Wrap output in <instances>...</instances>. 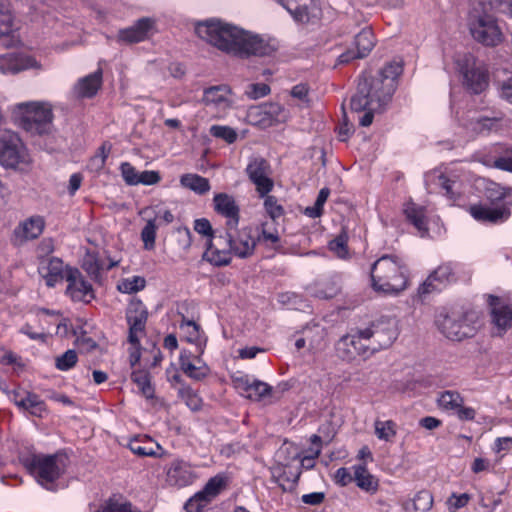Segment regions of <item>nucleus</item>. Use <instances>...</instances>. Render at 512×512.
<instances>
[{
    "mask_svg": "<svg viewBox=\"0 0 512 512\" xmlns=\"http://www.w3.org/2000/svg\"><path fill=\"white\" fill-rule=\"evenodd\" d=\"M131 378L145 398L152 399L154 397V388L151 385L150 377L147 372H133Z\"/></svg>",
    "mask_w": 512,
    "mask_h": 512,
    "instance_id": "nucleus-42",
    "label": "nucleus"
},
{
    "mask_svg": "<svg viewBox=\"0 0 512 512\" xmlns=\"http://www.w3.org/2000/svg\"><path fill=\"white\" fill-rule=\"evenodd\" d=\"M294 21L309 23L320 17L321 10L315 0H277Z\"/></svg>",
    "mask_w": 512,
    "mask_h": 512,
    "instance_id": "nucleus-18",
    "label": "nucleus"
},
{
    "mask_svg": "<svg viewBox=\"0 0 512 512\" xmlns=\"http://www.w3.org/2000/svg\"><path fill=\"white\" fill-rule=\"evenodd\" d=\"M402 73V65L391 62L385 65L374 77L360 78L357 90L350 99L352 111L364 112L359 124L368 127L374 113L381 111L392 99L397 87V78Z\"/></svg>",
    "mask_w": 512,
    "mask_h": 512,
    "instance_id": "nucleus-1",
    "label": "nucleus"
},
{
    "mask_svg": "<svg viewBox=\"0 0 512 512\" xmlns=\"http://www.w3.org/2000/svg\"><path fill=\"white\" fill-rule=\"evenodd\" d=\"M178 394L191 410L197 411L201 408L202 399L190 386L182 385L178 390Z\"/></svg>",
    "mask_w": 512,
    "mask_h": 512,
    "instance_id": "nucleus-44",
    "label": "nucleus"
},
{
    "mask_svg": "<svg viewBox=\"0 0 512 512\" xmlns=\"http://www.w3.org/2000/svg\"><path fill=\"white\" fill-rule=\"evenodd\" d=\"M180 330L185 334L188 342L194 343L199 340V326L191 320H183L180 324Z\"/></svg>",
    "mask_w": 512,
    "mask_h": 512,
    "instance_id": "nucleus-53",
    "label": "nucleus"
},
{
    "mask_svg": "<svg viewBox=\"0 0 512 512\" xmlns=\"http://www.w3.org/2000/svg\"><path fill=\"white\" fill-rule=\"evenodd\" d=\"M194 230L198 234L208 237L207 247L209 246V241L213 240V238L220 232L217 231V233L214 234L211 223L206 218L196 219L194 221Z\"/></svg>",
    "mask_w": 512,
    "mask_h": 512,
    "instance_id": "nucleus-55",
    "label": "nucleus"
},
{
    "mask_svg": "<svg viewBox=\"0 0 512 512\" xmlns=\"http://www.w3.org/2000/svg\"><path fill=\"white\" fill-rule=\"evenodd\" d=\"M363 332L373 355L390 347L398 336L396 322L393 319L373 322L369 327L363 329Z\"/></svg>",
    "mask_w": 512,
    "mask_h": 512,
    "instance_id": "nucleus-11",
    "label": "nucleus"
},
{
    "mask_svg": "<svg viewBox=\"0 0 512 512\" xmlns=\"http://www.w3.org/2000/svg\"><path fill=\"white\" fill-rule=\"evenodd\" d=\"M404 213L407 219L415 226L420 232L421 236H424L428 232L426 211L423 206L415 203H407L404 208Z\"/></svg>",
    "mask_w": 512,
    "mask_h": 512,
    "instance_id": "nucleus-36",
    "label": "nucleus"
},
{
    "mask_svg": "<svg viewBox=\"0 0 512 512\" xmlns=\"http://www.w3.org/2000/svg\"><path fill=\"white\" fill-rule=\"evenodd\" d=\"M161 180V177L157 171H149L145 170L139 172V176L136 181V185H154L157 184Z\"/></svg>",
    "mask_w": 512,
    "mask_h": 512,
    "instance_id": "nucleus-62",
    "label": "nucleus"
},
{
    "mask_svg": "<svg viewBox=\"0 0 512 512\" xmlns=\"http://www.w3.org/2000/svg\"><path fill=\"white\" fill-rule=\"evenodd\" d=\"M129 324L128 340L132 345L139 344V335L144 333L148 312L141 301L132 302L126 313Z\"/></svg>",
    "mask_w": 512,
    "mask_h": 512,
    "instance_id": "nucleus-20",
    "label": "nucleus"
},
{
    "mask_svg": "<svg viewBox=\"0 0 512 512\" xmlns=\"http://www.w3.org/2000/svg\"><path fill=\"white\" fill-rule=\"evenodd\" d=\"M457 66L464 79V85L474 94L482 93L488 86L487 71L477 66L476 60L471 54L458 56Z\"/></svg>",
    "mask_w": 512,
    "mask_h": 512,
    "instance_id": "nucleus-12",
    "label": "nucleus"
},
{
    "mask_svg": "<svg viewBox=\"0 0 512 512\" xmlns=\"http://www.w3.org/2000/svg\"><path fill=\"white\" fill-rule=\"evenodd\" d=\"M264 198V209L268 216L273 220H277L278 218L284 215V208L279 203L278 199L275 196L267 194Z\"/></svg>",
    "mask_w": 512,
    "mask_h": 512,
    "instance_id": "nucleus-46",
    "label": "nucleus"
},
{
    "mask_svg": "<svg viewBox=\"0 0 512 512\" xmlns=\"http://www.w3.org/2000/svg\"><path fill=\"white\" fill-rule=\"evenodd\" d=\"M13 117L18 125L31 134H48L53 127L52 105L46 101H28L13 107Z\"/></svg>",
    "mask_w": 512,
    "mask_h": 512,
    "instance_id": "nucleus-5",
    "label": "nucleus"
},
{
    "mask_svg": "<svg viewBox=\"0 0 512 512\" xmlns=\"http://www.w3.org/2000/svg\"><path fill=\"white\" fill-rule=\"evenodd\" d=\"M509 189L510 187H505L495 182L487 183L484 194L490 202L489 206L501 205L500 202L508 197Z\"/></svg>",
    "mask_w": 512,
    "mask_h": 512,
    "instance_id": "nucleus-38",
    "label": "nucleus"
},
{
    "mask_svg": "<svg viewBox=\"0 0 512 512\" xmlns=\"http://www.w3.org/2000/svg\"><path fill=\"white\" fill-rule=\"evenodd\" d=\"M371 287L383 295H398L407 288V267L396 255H383L370 270Z\"/></svg>",
    "mask_w": 512,
    "mask_h": 512,
    "instance_id": "nucleus-4",
    "label": "nucleus"
},
{
    "mask_svg": "<svg viewBox=\"0 0 512 512\" xmlns=\"http://www.w3.org/2000/svg\"><path fill=\"white\" fill-rule=\"evenodd\" d=\"M225 486V480L222 476L217 475L211 478L204 488L198 492V496H203L208 502L214 499Z\"/></svg>",
    "mask_w": 512,
    "mask_h": 512,
    "instance_id": "nucleus-41",
    "label": "nucleus"
},
{
    "mask_svg": "<svg viewBox=\"0 0 512 512\" xmlns=\"http://www.w3.org/2000/svg\"><path fill=\"white\" fill-rule=\"evenodd\" d=\"M336 352L339 358L352 362L358 358L367 360L373 356L363 329H357L351 334L342 336L336 343Z\"/></svg>",
    "mask_w": 512,
    "mask_h": 512,
    "instance_id": "nucleus-9",
    "label": "nucleus"
},
{
    "mask_svg": "<svg viewBox=\"0 0 512 512\" xmlns=\"http://www.w3.org/2000/svg\"><path fill=\"white\" fill-rule=\"evenodd\" d=\"M271 392L272 387L270 385L256 379L246 398L252 401H262L266 397L270 396Z\"/></svg>",
    "mask_w": 512,
    "mask_h": 512,
    "instance_id": "nucleus-47",
    "label": "nucleus"
},
{
    "mask_svg": "<svg viewBox=\"0 0 512 512\" xmlns=\"http://www.w3.org/2000/svg\"><path fill=\"white\" fill-rule=\"evenodd\" d=\"M352 469L354 471V482L358 488L370 494H375L378 491L379 481L368 471L366 465H354Z\"/></svg>",
    "mask_w": 512,
    "mask_h": 512,
    "instance_id": "nucleus-35",
    "label": "nucleus"
},
{
    "mask_svg": "<svg viewBox=\"0 0 512 512\" xmlns=\"http://www.w3.org/2000/svg\"><path fill=\"white\" fill-rule=\"evenodd\" d=\"M247 118L250 124L267 128L286 122L289 118V111L279 103H264L250 107Z\"/></svg>",
    "mask_w": 512,
    "mask_h": 512,
    "instance_id": "nucleus-13",
    "label": "nucleus"
},
{
    "mask_svg": "<svg viewBox=\"0 0 512 512\" xmlns=\"http://www.w3.org/2000/svg\"><path fill=\"white\" fill-rule=\"evenodd\" d=\"M110 149H111V146H106V144L104 143L100 148H99V153L96 154L92 159H91V165L96 169V170H100L102 169L104 166H105V163H106V159L110 153Z\"/></svg>",
    "mask_w": 512,
    "mask_h": 512,
    "instance_id": "nucleus-63",
    "label": "nucleus"
},
{
    "mask_svg": "<svg viewBox=\"0 0 512 512\" xmlns=\"http://www.w3.org/2000/svg\"><path fill=\"white\" fill-rule=\"evenodd\" d=\"M77 361L76 351L69 349L55 358V367L60 371H68L76 365Z\"/></svg>",
    "mask_w": 512,
    "mask_h": 512,
    "instance_id": "nucleus-48",
    "label": "nucleus"
},
{
    "mask_svg": "<svg viewBox=\"0 0 512 512\" xmlns=\"http://www.w3.org/2000/svg\"><path fill=\"white\" fill-rule=\"evenodd\" d=\"M330 195V190L326 187L322 188L317 196V199L313 206L306 207L305 215L310 218H318L323 213V206Z\"/></svg>",
    "mask_w": 512,
    "mask_h": 512,
    "instance_id": "nucleus-45",
    "label": "nucleus"
},
{
    "mask_svg": "<svg viewBox=\"0 0 512 512\" xmlns=\"http://www.w3.org/2000/svg\"><path fill=\"white\" fill-rule=\"evenodd\" d=\"M70 267H65L63 261L58 257L42 259L38 271L45 280L48 287H54L65 279V273Z\"/></svg>",
    "mask_w": 512,
    "mask_h": 512,
    "instance_id": "nucleus-27",
    "label": "nucleus"
},
{
    "mask_svg": "<svg viewBox=\"0 0 512 512\" xmlns=\"http://www.w3.org/2000/svg\"><path fill=\"white\" fill-rule=\"evenodd\" d=\"M202 102L220 110H227L233 105L232 90L227 85L212 86L204 90Z\"/></svg>",
    "mask_w": 512,
    "mask_h": 512,
    "instance_id": "nucleus-30",
    "label": "nucleus"
},
{
    "mask_svg": "<svg viewBox=\"0 0 512 512\" xmlns=\"http://www.w3.org/2000/svg\"><path fill=\"white\" fill-rule=\"evenodd\" d=\"M270 87L265 83H254L247 86L245 94L250 99H259L270 93Z\"/></svg>",
    "mask_w": 512,
    "mask_h": 512,
    "instance_id": "nucleus-56",
    "label": "nucleus"
},
{
    "mask_svg": "<svg viewBox=\"0 0 512 512\" xmlns=\"http://www.w3.org/2000/svg\"><path fill=\"white\" fill-rule=\"evenodd\" d=\"M69 459L65 454H36L26 459L25 466L35 477L37 483L48 490L54 489V483L65 473Z\"/></svg>",
    "mask_w": 512,
    "mask_h": 512,
    "instance_id": "nucleus-6",
    "label": "nucleus"
},
{
    "mask_svg": "<svg viewBox=\"0 0 512 512\" xmlns=\"http://www.w3.org/2000/svg\"><path fill=\"white\" fill-rule=\"evenodd\" d=\"M156 230L157 224L155 223V219H148L146 225L141 231V239L144 242V247L146 249L153 248L155 244Z\"/></svg>",
    "mask_w": 512,
    "mask_h": 512,
    "instance_id": "nucleus-52",
    "label": "nucleus"
},
{
    "mask_svg": "<svg viewBox=\"0 0 512 512\" xmlns=\"http://www.w3.org/2000/svg\"><path fill=\"white\" fill-rule=\"evenodd\" d=\"M65 280L68 285L66 294L73 301L89 303L94 299V290L92 285L84 279V276L77 268H69L65 273Z\"/></svg>",
    "mask_w": 512,
    "mask_h": 512,
    "instance_id": "nucleus-17",
    "label": "nucleus"
},
{
    "mask_svg": "<svg viewBox=\"0 0 512 512\" xmlns=\"http://www.w3.org/2000/svg\"><path fill=\"white\" fill-rule=\"evenodd\" d=\"M179 247L187 251L192 244V233L187 227H179L174 232Z\"/></svg>",
    "mask_w": 512,
    "mask_h": 512,
    "instance_id": "nucleus-57",
    "label": "nucleus"
},
{
    "mask_svg": "<svg viewBox=\"0 0 512 512\" xmlns=\"http://www.w3.org/2000/svg\"><path fill=\"white\" fill-rule=\"evenodd\" d=\"M196 33L219 50L235 56H266L274 51V47L260 36L217 19L200 23Z\"/></svg>",
    "mask_w": 512,
    "mask_h": 512,
    "instance_id": "nucleus-2",
    "label": "nucleus"
},
{
    "mask_svg": "<svg viewBox=\"0 0 512 512\" xmlns=\"http://www.w3.org/2000/svg\"><path fill=\"white\" fill-rule=\"evenodd\" d=\"M434 177L436 180V185L444 190L445 195L449 199H455V192L453 190L455 182L448 179L443 173L435 174Z\"/></svg>",
    "mask_w": 512,
    "mask_h": 512,
    "instance_id": "nucleus-60",
    "label": "nucleus"
},
{
    "mask_svg": "<svg viewBox=\"0 0 512 512\" xmlns=\"http://www.w3.org/2000/svg\"><path fill=\"white\" fill-rule=\"evenodd\" d=\"M245 171L249 180L255 185L259 197H264L273 190V171L266 159L262 157L251 158Z\"/></svg>",
    "mask_w": 512,
    "mask_h": 512,
    "instance_id": "nucleus-14",
    "label": "nucleus"
},
{
    "mask_svg": "<svg viewBox=\"0 0 512 512\" xmlns=\"http://www.w3.org/2000/svg\"><path fill=\"white\" fill-rule=\"evenodd\" d=\"M128 448L136 455L145 457H162V447L148 436H137L130 440Z\"/></svg>",
    "mask_w": 512,
    "mask_h": 512,
    "instance_id": "nucleus-33",
    "label": "nucleus"
},
{
    "mask_svg": "<svg viewBox=\"0 0 512 512\" xmlns=\"http://www.w3.org/2000/svg\"><path fill=\"white\" fill-rule=\"evenodd\" d=\"M436 324L440 332L453 341H461L464 338L471 337L476 331L473 314L471 313L451 312L450 314H440L437 317Z\"/></svg>",
    "mask_w": 512,
    "mask_h": 512,
    "instance_id": "nucleus-8",
    "label": "nucleus"
},
{
    "mask_svg": "<svg viewBox=\"0 0 512 512\" xmlns=\"http://www.w3.org/2000/svg\"><path fill=\"white\" fill-rule=\"evenodd\" d=\"M490 10L485 5L484 9L473 7L469 13L468 26L477 42L486 46H496L502 41V32Z\"/></svg>",
    "mask_w": 512,
    "mask_h": 512,
    "instance_id": "nucleus-7",
    "label": "nucleus"
},
{
    "mask_svg": "<svg viewBox=\"0 0 512 512\" xmlns=\"http://www.w3.org/2000/svg\"><path fill=\"white\" fill-rule=\"evenodd\" d=\"M354 49L342 53L338 57V62L341 64L349 63L353 59L366 57L373 47L375 46V37L371 28L362 29L354 39Z\"/></svg>",
    "mask_w": 512,
    "mask_h": 512,
    "instance_id": "nucleus-22",
    "label": "nucleus"
},
{
    "mask_svg": "<svg viewBox=\"0 0 512 512\" xmlns=\"http://www.w3.org/2000/svg\"><path fill=\"white\" fill-rule=\"evenodd\" d=\"M195 479L196 474L191 465L184 460L177 459L171 462L166 473L167 483L179 488L191 485Z\"/></svg>",
    "mask_w": 512,
    "mask_h": 512,
    "instance_id": "nucleus-26",
    "label": "nucleus"
},
{
    "mask_svg": "<svg viewBox=\"0 0 512 512\" xmlns=\"http://www.w3.org/2000/svg\"><path fill=\"white\" fill-rule=\"evenodd\" d=\"M181 370L191 379L201 381L210 373V368L200 356H194L189 351H182L179 357Z\"/></svg>",
    "mask_w": 512,
    "mask_h": 512,
    "instance_id": "nucleus-28",
    "label": "nucleus"
},
{
    "mask_svg": "<svg viewBox=\"0 0 512 512\" xmlns=\"http://www.w3.org/2000/svg\"><path fill=\"white\" fill-rule=\"evenodd\" d=\"M214 210L224 216L226 228L234 230L239 223L240 209L233 196L227 193H218L213 198Z\"/></svg>",
    "mask_w": 512,
    "mask_h": 512,
    "instance_id": "nucleus-24",
    "label": "nucleus"
},
{
    "mask_svg": "<svg viewBox=\"0 0 512 512\" xmlns=\"http://www.w3.org/2000/svg\"><path fill=\"white\" fill-rule=\"evenodd\" d=\"M208 500L203 498V496H198V492L191 497L186 503H185V510L187 512H201L202 509L208 504Z\"/></svg>",
    "mask_w": 512,
    "mask_h": 512,
    "instance_id": "nucleus-61",
    "label": "nucleus"
},
{
    "mask_svg": "<svg viewBox=\"0 0 512 512\" xmlns=\"http://www.w3.org/2000/svg\"><path fill=\"white\" fill-rule=\"evenodd\" d=\"M121 175L127 185L136 186L139 172L129 162H123L120 165Z\"/></svg>",
    "mask_w": 512,
    "mask_h": 512,
    "instance_id": "nucleus-58",
    "label": "nucleus"
},
{
    "mask_svg": "<svg viewBox=\"0 0 512 512\" xmlns=\"http://www.w3.org/2000/svg\"><path fill=\"white\" fill-rule=\"evenodd\" d=\"M334 481L339 486H347L354 481V473L351 474L347 468L341 467L336 470L334 474Z\"/></svg>",
    "mask_w": 512,
    "mask_h": 512,
    "instance_id": "nucleus-64",
    "label": "nucleus"
},
{
    "mask_svg": "<svg viewBox=\"0 0 512 512\" xmlns=\"http://www.w3.org/2000/svg\"><path fill=\"white\" fill-rule=\"evenodd\" d=\"M455 281L454 269L450 263L440 265L419 287L418 293L422 295L429 294L435 290H440L448 283Z\"/></svg>",
    "mask_w": 512,
    "mask_h": 512,
    "instance_id": "nucleus-25",
    "label": "nucleus"
},
{
    "mask_svg": "<svg viewBox=\"0 0 512 512\" xmlns=\"http://www.w3.org/2000/svg\"><path fill=\"white\" fill-rule=\"evenodd\" d=\"M339 292V287L335 282H329L324 284L322 287H318L313 295L320 299H331L335 297Z\"/></svg>",
    "mask_w": 512,
    "mask_h": 512,
    "instance_id": "nucleus-59",
    "label": "nucleus"
},
{
    "mask_svg": "<svg viewBox=\"0 0 512 512\" xmlns=\"http://www.w3.org/2000/svg\"><path fill=\"white\" fill-rule=\"evenodd\" d=\"M13 16L4 6L0 5V37L8 35L12 31Z\"/></svg>",
    "mask_w": 512,
    "mask_h": 512,
    "instance_id": "nucleus-54",
    "label": "nucleus"
},
{
    "mask_svg": "<svg viewBox=\"0 0 512 512\" xmlns=\"http://www.w3.org/2000/svg\"><path fill=\"white\" fill-rule=\"evenodd\" d=\"M9 397L16 406L28 411L33 416L42 417L46 411L45 403L34 393L26 392L24 396H20L19 392L13 391Z\"/></svg>",
    "mask_w": 512,
    "mask_h": 512,
    "instance_id": "nucleus-32",
    "label": "nucleus"
},
{
    "mask_svg": "<svg viewBox=\"0 0 512 512\" xmlns=\"http://www.w3.org/2000/svg\"><path fill=\"white\" fill-rule=\"evenodd\" d=\"M146 281L141 276H132L122 279L117 284V289L121 293L132 294L145 288Z\"/></svg>",
    "mask_w": 512,
    "mask_h": 512,
    "instance_id": "nucleus-43",
    "label": "nucleus"
},
{
    "mask_svg": "<svg viewBox=\"0 0 512 512\" xmlns=\"http://www.w3.org/2000/svg\"><path fill=\"white\" fill-rule=\"evenodd\" d=\"M491 317L498 334L502 335L512 327V303L508 304L491 296Z\"/></svg>",
    "mask_w": 512,
    "mask_h": 512,
    "instance_id": "nucleus-29",
    "label": "nucleus"
},
{
    "mask_svg": "<svg viewBox=\"0 0 512 512\" xmlns=\"http://www.w3.org/2000/svg\"><path fill=\"white\" fill-rule=\"evenodd\" d=\"M45 228V220L40 215H33L21 221L14 229L12 242L22 245L27 241L37 239Z\"/></svg>",
    "mask_w": 512,
    "mask_h": 512,
    "instance_id": "nucleus-21",
    "label": "nucleus"
},
{
    "mask_svg": "<svg viewBox=\"0 0 512 512\" xmlns=\"http://www.w3.org/2000/svg\"><path fill=\"white\" fill-rule=\"evenodd\" d=\"M437 403L440 409L457 415L461 421L475 419L476 411L472 407H465L464 399L458 391L446 390L439 394Z\"/></svg>",
    "mask_w": 512,
    "mask_h": 512,
    "instance_id": "nucleus-16",
    "label": "nucleus"
},
{
    "mask_svg": "<svg viewBox=\"0 0 512 512\" xmlns=\"http://www.w3.org/2000/svg\"><path fill=\"white\" fill-rule=\"evenodd\" d=\"M155 28V20L150 17L138 19L132 26L118 31V43L134 44L146 40Z\"/></svg>",
    "mask_w": 512,
    "mask_h": 512,
    "instance_id": "nucleus-19",
    "label": "nucleus"
},
{
    "mask_svg": "<svg viewBox=\"0 0 512 512\" xmlns=\"http://www.w3.org/2000/svg\"><path fill=\"white\" fill-rule=\"evenodd\" d=\"M103 73L101 69L80 78L73 86V93L77 98L94 97L102 85Z\"/></svg>",
    "mask_w": 512,
    "mask_h": 512,
    "instance_id": "nucleus-31",
    "label": "nucleus"
},
{
    "mask_svg": "<svg viewBox=\"0 0 512 512\" xmlns=\"http://www.w3.org/2000/svg\"><path fill=\"white\" fill-rule=\"evenodd\" d=\"M23 144L16 133L0 129V164L16 167L23 160Z\"/></svg>",
    "mask_w": 512,
    "mask_h": 512,
    "instance_id": "nucleus-15",
    "label": "nucleus"
},
{
    "mask_svg": "<svg viewBox=\"0 0 512 512\" xmlns=\"http://www.w3.org/2000/svg\"><path fill=\"white\" fill-rule=\"evenodd\" d=\"M256 241L252 229L244 227L240 230L228 228L219 232L203 253V259L214 266H226L232 260V254L239 258L251 256L255 250Z\"/></svg>",
    "mask_w": 512,
    "mask_h": 512,
    "instance_id": "nucleus-3",
    "label": "nucleus"
},
{
    "mask_svg": "<svg viewBox=\"0 0 512 512\" xmlns=\"http://www.w3.org/2000/svg\"><path fill=\"white\" fill-rule=\"evenodd\" d=\"M210 134L213 137L223 139L228 144H232L237 139L236 131L229 126L213 125L210 128Z\"/></svg>",
    "mask_w": 512,
    "mask_h": 512,
    "instance_id": "nucleus-51",
    "label": "nucleus"
},
{
    "mask_svg": "<svg viewBox=\"0 0 512 512\" xmlns=\"http://www.w3.org/2000/svg\"><path fill=\"white\" fill-rule=\"evenodd\" d=\"M28 69H41V64L26 54L7 53L0 56V71L3 74H16Z\"/></svg>",
    "mask_w": 512,
    "mask_h": 512,
    "instance_id": "nucleus-23",
    "label": "nucleus"
},
{
    "mask_svg": "<svg viewBox=\"0 0 512 512\" xmlns=\"http://www.w3.org/2000/svg\"><path fill=\"white\" fill-rule=\"evenodd\" d=\"M375 435L378 439L391 441L396 436V423L392 420H376L374 422Z\"/></svg>",
    "mask_w": 512,
    "mask_h": 512,
    "instance_id": "nucleus-40",
    "label": "nucleus"
},
{
    "mask_svg": "<svg viewBox=\"0 0 512 512\" xmlns=\"http://www.w3.org/2000/svg\"><path fill=\"white\" fill-rule=\"evenodd\" d=\"M503 113L496 112L493 116H482L474 122L473 129L478 133H485L495 130L499 127V123L503 120Z\"/></svg>",
    "mask_w": 512,
    "mask_h": 512,
    "instance_id": "nucleus-39",
    "label": "nucleus"
},
{
    "mask_svg": "<svg viewBox=\"0 0 512 512\" xmlns=\"http://www.w3.org/2000/svg\"><path fill=\"white\" fill-rule=\"evenodd\" d=\"M433 506V496L428 490L418 491L412 499L403 500L404 512H428Z\"/></svg>",
    "mask_w": 512,
    "mask_h": 512,
    "instance_id": "nucleus-34",
    "label": "nucleus"
},
{
    "mask_svg": "<svg viewBox=\"0 0 512 512\" xmlns=\"http://www.w3.org/2000/svg\"><path fill=\"white\" fill-rule=\"evenodd\" d=\"M512 187L509 189L506 202L501 205L488 206L485 203H475L469 206L468 212L478 222L500 225L507 222L512 215Z\"/></svg>",
    "mask_w": 512,
    "mask_h": 512,
    "instance_id": "nucleus-10",
    "label": "nucleus"
},
{
    "mask_svg": "<svg viewBox=\"0 0 512 512\" xmlns=\"http://www.w3.org/2000/svg\"><path fill=\"white\" fill-rule=\"evenodd\" d=\"M255 378H252L245 374H237L232 377V383L234 388L238 391V393L245 397L248 396V393L255 382Z\"/></svg>",
    "mask_w": 512,
    "mask_h": 512,
    "instance_id": "nucleus-49",
    "label": "nucleus"
},
{
    "mask_svg": "<svg viewBox=\"0 0 512 512\" xmlns=\"http://www.w3.org/2000/svg\"><path fill=\"white\" fill-rule=\"evenodd\" d=\"M348 237L346 233H341L335 239L330 241L329 249L341 259H346L349 255L347 247Z\"/></svg>",
    "mask_w": 512,
    "mask_h": 512,
    "instance_id": "nucleus-50",
    "label": "nucleus"
},
{
    "mask_svg": "<svg viewBox=\"0 0 512 512\" xmlns=\"http://www.w3.org/2000/svg\"><path fill=\"white\" fill-rule=\"evenodd\" d=\"M180 183L183 187L188 188L199 195L208 193L211 188L207 178L192 173L182 175Z\"/></svg>",
    "mask_w": 512,
    "mask_h": 512,
    "instance_id": "nucleus-37",
    "label": "nucleus"
}]
</instances>
